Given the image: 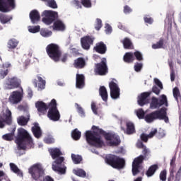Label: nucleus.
I'll return each instance as SVG.
<instances>
[{
  "instance_id": "nucleus-1",
  "label": "nucleus",
  "mask_w": 181,
  "mask_h": 181,
  "mask_svg": "<svg viewBox=\"0 0 181 181\" xmlns=\"http://www.w3.org/2000/svg\"><path fill=\"white\" fill-rule=\"evenodd\" d=\"M101 135H103L106 141H110L109 142L110 146H118L121 144L119 136L112 133H107L103 129L94 125L92 127V131L88 130L85 133L87 144L95 148H103L104 141L101 139Z\"/></svg>"
},
{
  "instance_id": "nucleus-2",
  "label": "nucleus",
  "mask_w": 181,
  "mask_h": 181,
  "mask_svg": "<svg viewBox=\"0 0 181 181\" xmlns=\"http://www.w3.org/2000/svg\"><path fill=\"white\" fill-rule=\"evenodd\" d=\"M136 114L139 119H145L146 122L151 124L156 119L164 121L166 124L169 123V117H168V108L161 107L160 110L153 111L145 116L144 109L139 108L136 110Z\"/></svg>"
},
{
  "instance_id": "nucleus-3",
  "label": "nucleus",
  "mask_w": 181,
  "mask_h": 181,
  "mask_svg": "<svg viewBox=\"0 0 181 181\" xmlns=\"http://www.w3.org/2000/svg\"><path fill=\"white\" fill-rule=\"evenodd\" d=\"M42 16H45L42 18V22L45 25H52L53 23V30H58L59 32H64L66 30V24L63 21L58 19L59 14L56 11L52 10H45L42 12Z\"/></svg>"
},
{
  "instance_id": "nucleus-4",
  "label": "nucleus",
  "mask_w": 181,
  "mask_h": 181,
  "mask_svg": "<svg viewBox=\"0 0 181 181\" xmlns=\"http://www.w3.org/2000/svg\"><path fill=\"white\" fill-rule=\"evenodd\" d=\"M16 144L18 151H26L30 149L33 146V139L32 136L23 128L18 129L17 137L16 138Z\"/></svg>"
},
{
  "instance_id": "nucleus-5",
  "label": "nucleus",
  "mask_w": 181,
  "mask_h": 181,
  "mask_svg": "<svg viewBox=\"0 0 181 181\" xmlns=\"http://www.w3.org/2000/svg\"><path fill=\"white\" fill-rule=\"evenodd\" d=\"M143 155H140L139 157L134 158L132 163V172L133 176H136L138 173H140L141 170H143L142 174H144V166H142V163H144V160L145 158H146V155H148V153L149 152L148 151V148H146V146H144V148H142Z\"/></svg>"
},
{
  "instance_id": "nucleus-6",
  "label": "nucleus",
  "mask_w": 181,
  "mask_h": 181,
  "mask_svg": "<svg viewBox=\"0 0 181 181\" xmlns=\"http://www.w3.org/2000/svg\"><path fill=\"white\" fill-rule=\"evenodd\" d=\"M105 162L114 169H124L125 168V160L115 155H107L105 158Z\"/></svg>"
},
{
  "instance_id": "nucleus-7",
  "label": "nucleus",
  "mask_w": 181,
  "mask_h": 181,
  "mask_svg": "<svg viewBox=\"0 0 181 181\" xmlns=\"http://www.w3.org/2000/svg\"><path fill=\"white\" fill-rule=\"evenodd\" d=\"M46 52L51 60L55 62H60L62 57V49L57 44L51 43L46 47Z\"/></svg>"
},
{
  "instance_id": "nucleus-8",
  "label": "nucleus",
  "mask_w": 181,
  "mask_h": 181,
  "mask_svg": "<svg viewBox=\"0 0 181 181\" xmlns=\"http://www.w3.org/2000/svg\"><path fill=\"white\" fill-rule=\"evenodd\" d=\"M169 107V103L168 102V97L166 95L163 94L159 98L153 96L150 103V110H158L162 106Z\"/></svg>"
},
{
  "instance_id": "nucleus-9",
  "label": "nucleus",
  "mask_w": 181,
  "mask_h": 181,
  "mask_svg": "<svg viewBox=\"0 0 181 181\" xmlns=\"http://www.w3.org/2000/svg\"><path fill=\"white\" fill-rule=\"evenodd\" d=\"M28 172L32 178L36 181L40 180L45 176V169L40 163L34 164L29 168Z\"/></svg>"
},
{
  "instance_id": "nucleus-10",
  "label": "nucleus",
  "mask_w": 181,
  "mask_h": 181,
  "mask_svg": "<svg viewBox=\"0 0 181 181\" xmlns=\"http://www.w3.org/2000/svg\"><path fill=\"white\" fill-rule=\"evenodd\" d=\"M49 110L47 112V117L51 121H59L60 119V112L57 110V102L55 99H52L49 103Z\"/></svg>"
},
{
  "instance_id": "nucleus-11",
  "label": "nucleus",
  "mask_w": 181,
  "mask_h": 181,
  "mask_svg": "<svg viewBox=\"0 0 181 181\" xmlns=\"http://www.w3.org/2000/svg\"><path fill=\"white\" fill-rule=\"evenodd\" d=\"M94 73L96 76H107L108 74L107 58H102L100 62L95 64Z\"/></svg>"
},
{
  "instance_id": "nucleus-12",
  "label": "nucleus",
  "mask_w": 181,
  "mask_h": 181,
  "mask_svg": "<svg viewBox=\"0 0 181 181\" xmlns=\"http://www.w3.org/2000/svg\"><path fill=\"white\" fill-rule=\"evenodd\" d=\"M16 8L15 0H0V12L5 13L13 11Z\"/></svg>"
},
{
  "instance_id": "nucleus-13",
  "label": "nucleus",
  "mask_w": 181,
  "mask_h": 181,
  "mask_svg": "<svg viewBox=\"0 0 181 181\" xmlns=\"http://www.w3.org/2000/svg\"><path fill=\"white\" fill-rule=\"evenodd\" d=\"M21 92L18 90L12 92L8 98V101L11 104H18L22 101V98H23V88L21 87Z\"/></svg>"
},
{
  "instance_id": "nucleus-14",
  "label": "nucleus",
  "mask_w": 181,
  "mask_h": 181,
  "mask_svg": "<svg viewBox=\"0 0 181 181\" xmlns=\"http://www.w3.org/2000/svg\"><path fill=\"white\" fill-rule=\"evenodd\" d=\"M4 117L2 116H0V128H4L5 124L7 125H11L12 124V112L11 110H7L6 111V115H4Z\"/></svg>"
},
{
  "instance_id": "nucleus-15",
  "label": "nucleus",
  "mask_w": 181,
  "mask_h": 181,
  "mask_svg": "<svg viewBox=\"0 0 181 181\" xmlns=\"http://www.w3.org/2000/svg\"><path fill=\"white\" fill-rule=\"evenodd\" d=\"M151 94H152V91L144 92L141 93L137 100V103L140 107H144V105L149 104V97H151Z\"/></svg>"
},
{
  "instance_id": "nucleus-16",
  "label": "nucleus",
  "mask_w": 181,
  "mask_h": 181,
  "mask_svg": "<svg viewBox=\"0 0 181 181\" xmlns=\"http://www.w3.org/2000/svg\"><path fill=\"white\" fill-rule=\"evenodd\" d=\"M81 45L84 50H90V47L94 45V37L90 35L84 36L81 38Z\"/></svg>"
},
{
  "instance_id": "nucleus-17",
  "label": "nucleus",
  "mask_w": 181,
  "mask_h": 181,
  "mask_svg": "<svg viewBox=\"0 0 181 181\" xmlns=\"http://www.w3.org/2000/svg\"><path fill=\"white\" fill-rule=\"evenodd\" d=\"M8 90H13V88H21V79L16 76H13L8 78L7 83Z\"/></svg>"
},
{
  "instance_id": "nucleus-18",
  "label": "nucleus",
  "mask_w": 181,
  "mask_h": 181,
  "mask_svg": "<svg viewBox=\"0 0 181 181\" xmlns=\"http://www.w3.org/2000/svg\"><path fill=\"white\" fill-rule=\"evenodd\" d=\"M35 108H37L38 112L45 115L49 110V104H46L43 101H37L35 103Z\"/></svg>"
},
{
  "instance_id": "nucleus-19",
  "label": "nucleus",
  "mask_w": 181,
  "mask_h": 181,
  "mask_svg": "<svg viewBox=\"0 0 181 181\" xmlns=\"http://www.w3.org/2000/svg\"><path fill=\"white\" fill-rule=\"evenodd\" d=\"M93 50L96 52V53H99V54H105V53H107V45L104 42L101 41L95 44Z\"/></svg>"
},
{
  "instance_id": "nucleus-20",
  "label": "nucleus",
  "mask_w": 181,
  "mask_h": 181,
  "mask_svg": "<svg viewBox=\"0 0 181 181\" xmlns=\"http://www.w3.org/2000/svg\"><path fill=\"white\" fill-rule=\"evenodd\" d=\"M86 86V77L83 74H76V88H83Z\"/></svg>"
},
{
  "instance_id": "nucleus-21",
  "label": "nucleus",
  "mask_w": 181,
  "mask_h": 181,
  "mask_svg": "<svg viewBox=\"0 0 181 181\" xmlns=\"http://www.w3.org/2000/svg\"><path fill=\"white\" fill-rule=\"evenodd\" d=\"M122 129L124 131V134L127 135H132V134H135V124L132 122H127L126 123V129L122 127Z\"/></svg>"
},
{
  "instance_id": "nucleus-22",
  "label": "nucleus",
  "mask_w": 181,
  "mask_h": 181,
  "mask_svg": "<svg viewBox=\"0 0 181 181\" xmlns=\"http://www.w3.org/2000/svg\"><path fill=\"white\" fill-rule=\"evenodd\" d=\"M73 66L75 69H84L86 67V59L83 57L77 58L74 61Z\"/></svg>"
},
{
  "instance_id": "nucleus-23",
  "label": "nucleus",
  "mask_w": 181,
  "mask_h": 181,
  "mask_svg": "<svg viewBox=\"0 0 181 181\" xmlns=\"http://www.w3.org/2000/svg\"><path fill=\"white\" fill-rule=\"evenodd\" d=\"M30 19L32 23H37V22L40 21V14L39 13V11H37V10H33L30 13Z\"/></svg>"
},
{
  "instance_id": "nucleus-24",
  "label": "nucleus",
  "mask_w": 181,
  "mask_h": 181,
  "mask_svg": "<svg viewBox=\"0 0 181 181\" xmlns=\"http://www.w3.org/2000/svg\"><path fill=\"white\" fill-rule=\"evenodd\" d=\"M31 130L34 136H35L37 139L42 136V129L39 126V123H35L34 127H32Z\"/></svg>"
},
{
  "instance_id": "nucleus-25",
  "label": "nucleus",
  "mask_w": 181,
  "mask_h": 181,
  "mask_svg": "<svg viewBox=\"0 0 181 181\" xmlns=\"http://www.w3.org/2000/svg\"><path fill=\"white\" fill-rule=\"evenodd\" d=\"M19 45V41L15 38H11L7 42V47L9 50H15Z\"/></svg>"
},
{
  "instance_id": "nucleus-26",
  "label": "nucleus",
  "mask_w": 181,
  "mask_h": 181,
  "mask_svg": "<svg viewBox=\"0 0 181 181\" xmlns=\"http://www.w3.org/2000/svg\"><path fill=\"white\" fill-rule=\"evenodd\" d=\"M123 60L124 63H127V64L134 63V61L135 60L134 52H126L123 57Z\"/></svg>"
},
{
  "instance_id": "nucleus-27",
  "label": "nucleus",
  "mask_w": 181,
  "mask_h": 181,
  "mask_svg": "<svg viewBox=\"0 0 181 181\" xmlns=\"http://www.w3.org/2000/svg\"><path fill=\"white\" fill-rule=\"evenodd\" d=\"M158 169H159V166H158V164L151 165L146 173L147 177H151L154 175L155 173L158 170Z\"/></svg>"
},
{
  "instance_id": "nucleus-28",
  "label": "nucleus",
  "mask_w": 181,
  "mask_h": 181,
  "mask_svg": "<svg viewBox=\"0 0 181 181\" xmlns=\"http://www.w3.org/2000/svg\"><path fill=\"white\" fill-rule=\"evenodd\" d=\"M99 95L104 101L107 102L108 100V92L107 91L105 86L100 87Z\"/></svg>"
},
{
  "instance_id": "nucleus-29",
  "label": "nucleus",
  "mask_w": 181,
  "mask_h": 181,
  "mask_svg": "<svg viewBox=\"0 0 181 181\" xmlns=\"http://www.w3.org/2000/svg\"><path fill=\"white\" fill-rule=\"evenodd\" d=\"M52 170L54 172H57L59 175H65L66 174V166L63 165V167H61L60 165L52 164Z\"/></svg>"
},
{
  "instance_id": "nucleus-30",
  "label": "nucleus",
  "mask_w": 181,
  "mask_h": 181,
  "mask_svg": "<svg viewBox=\"0 0 181 181\" xmlns=\"http://www.w3.org/2000/svg\"><path fill=\"white\" fill-rule=\"evenodd\" d=\"M12 16L0 13V22L2 25H6V23H11V21H12Z\"/></svg>"
},
{
  "instance_id": "nucleus-31",
  "label": "nucleus",
  "mask_w": 181,
  "mask_h": 181,
  "mask_svg": "<svg viewBox=\"0 0 181 181\" xmlns=\"http://www.w3.org/2000/svg\"><path fill=\"white\" fill-rule=\"evenodd\" d=\"M10 168L13 173H16L20 177H23V173L18 168V165H16L15 163H10Z\"/></svg>"
},
{
  "instance_id": "nucleus-32",
  "label": "nucleus",
  "mask_w": 181,
  "mask_h": 181,
  "mask_svg": "<svg viewBox=\"0 0 181 181\" xmlns=\"http://www.w3.org/2000/svg\"><path fill=\"white\" fill-rule=\"evenodd\" d=\"M49 153L52 158V159H57V158H59V156H62L63 153L59 148H51L49 149Z\"/></svg>"
},
{
  "instance_id": "nucleus-33",
  "label": "nucleus",
  "mask_w": 181,
  "mask_h": 181,
  "mask_svg": "<svg viewBox=\"0 0 181 181\" xmlns=\"http://www.w3.org/2000/svg\"><path fill=\"white\" fill-rule=\"evenodd\" d=\"M152 49H165V38L161 37L156 44H153Z\"/></svg>"
},
{
  "instance_id": "nucleus-34",
  "label": "nucleus",
  "mask_w": 181,
  "mask_h": 181,
  "mask_svg": "<svg viewBox=\"0 0 181 181\" xmlns=\"http://www.w3.org/2000/svg\"><path fill=\"white\" fill-rule=\"evenodd\" d=\"M122 43L124 49H134V44H132V41H131V39L128 37L124 38V40L122 41Z\"/></svg>"
},
{
  "instance_id": "nucleus-35",
  "label": "nucleus",
  "mask_w": 181,
  "mask_h": 181,
  "mask_svg": "<svg viewBox=\"0 0 181 181\" xmlns=\"http://www.w3.org/2000/svg\"><path fill=\"white\" fill-rule=\"evenodd\" d=\"M29 119V117H25L24 116H21L17 119V122L18 125H21V127H25V125H28Z\"/></svg>"
},
{
  "instance_id": "nucleus-36",
  "label": "nucleus",
  "mask_w": 181,
  "mask_h": 181,
  "mask_svg": "<svg viewBox=\"0 0 181 181\" xmlns=\"http://www.w3.org/2000/svg\"><path fill=\"white\" fill-rule=\"evenodd\" d=\"M173 94L177 103H179V100L181 101V95H180V90H179V88L175 87L173 89Z\"/></svg>"
},
{
  "instance_id": "nucleus-37",
  "label": "nucleus",
  "mask_w": 181,
  "mask_h": 181,
  "mask_svg": "<svg viewBox=\"0 0 181 181\" xmlns=\"http://www.w3.org/2000/svg\"><path fill=\"white\" fill-rule=\"evenodd\" d=\"M37 87L40 90H45V87L46 86V81L43 80V78L37 76Z\"/></svg>"
},
{
  "instance_id": "nucleus-38",
  "label": "nucleus",
  "mask_w": 181,
  "mask_h": 181,
  "mask_svg": "<svg viewBox=\"0 0 181 181\" xmlns=\"http://www.w3.org/2000/svg\"><path fill=\"white\" fill-rule=\"evenodd\" d=\"M40 33L41 36H42L43 37H50V36H52V35H53V33L51 30H49L45 28H42L40 30Z\"/></svg>"
},
{
  "instance_id": "nucleus-39",
  "label": "nucleus",
  "mask_w": 181,
  "mask_h": 181,
  "mask_svg": "<svg viewBox=\"0 0 181 181\" xmlns=\"http://www.w3.org/2000/svg\"><path fill=\"white\" fill-rule=\"evenodd\" d=\"M71 136L74 141H78L81 138V132L78 131V129H75L71 133Z\"/></svg>"
},
{
  "instance_id": "nucleus-40",
  "label": "nucleus",
  "mask_w": 181,
  "mask_h": 181,
  "mask_svg": "<svg viewBox=\"0 0 181 181\" xmlns=\"http://www.w3.org/2000/svg\"><path fill=\"white\" fill-rule=\"evenodd\" d=\"M121 89H115L110 90V97L113 100H117V98H119V93Z\"/></svg>"
},
{
  "instance_id": "nucleus-41",
  "label": "nucleus",
  "mask_w": 181,
  "mask_h": 181,
  "mask_svg": "<svg viewBox=\"0 0 181 181\" xmlns=\"http://www.w3.org/2000/svg\"><path fill=\"white\" fill-rule=\"evenodd\" d=\"M71 159H72L74 163H75V165H78V163H81V160H83V157H81V156L72 153Z\"/></svg>"
},
{
  "instance_id": "nucleus-42",
  "label": "nucleus",
  "mask_w": 181,
  "mask_h": 181,
  "mask_svg": "<svg viewBox=\"0 0 181 181\" xmlns=\"http://www.w3.org/2000/svg\"><path fill=\"white\" fill-rule=\"evenodd\" d=\"M74 173L76 176H79V177H86L87 176V173L83 169L74 170Z\"/></svg>"
},
{
  "instance_id": "nucleus-43",
  "label": "nucleus",
  "mask_w": 181,
  "mask_h": 181,
  "mask_svg": "<svg viewBox=\"0 0 181 181\" xmlns=\"http://www.w3.org/2000/svg\"><path fill=\"white\" fill-rule=\"evenodd\" d=\"M28 31L30 33H37V32H40V25L30 26L28 27Z\"/></svg>"
},
{
  "instance_id": "nucleus-44",
  "label": "nucleus",
  "mask_w": 181,
  "mask_h": 181,
  "mask_svg": "<svg viewBox=\"0 0 181 181\" xmlns=\"http://www.w3.org/2000/svg\"><path fill=\"white\" fill-rule=\"evenodd\" d=\"M47 6L52 8V9H57V4L54 0H48L47 1Z\"/></svg>"
},
{
  "instance_id": "nucleus-45",
  "label": "nucleus",
  "mask_w": 181,
  "mask_h": 181,
  "mask_svg": "<svg viewBox=\"0 0 181 181\" xmlns=\"http://www.w3.org/2000/svg\"><path fill=\"white\" fill-rule=\"evenodd\" d=\"M170 172H175V169L176 168V157H173L170 163Z\"/></svg>"
},
{
  "instance_id": "nucleus-46",
  "label": "nucleus",
  "mask_w": 181,
  "mask_h": 181,
  "mask_svg": "<svg viewBox=\"0 0 181 181\" xmlns=\"http://www.w3.org/2000/svg\"><path fill=\"white\" fill-rule=\"evenodd\" d=\"M14 135L15 134L13 133H8L3 135L2 138L4 141H13Z\"/></svg>"
},
{
  "instance_id": "nucleus-47",
  "label": "nucleus",
  "mask_w": 181,
  "mask_h": 181,
  "mask_svg": "<svg viewBox=\"0 0 181 181\" xmlns=\"http://www.w3.org/2000/svg\"><path fill=\"white\" fill-rule=\"evenodd\" d=\"M133 56L138 60V62H142L144 60V57L142 56V53L139 51H136L133 53Z\"/></svg>"
},
{
  "instance_id": "nucleus-48",
  "label": "nucleus",
  "mask_w": 181,
  "mask_h": 181,
  "mask_svg": "<svg viewBox=\"0 0 181 181\" xmlns=\"http://www.w3.org/2000/svg\"><path fill=\"white\" fill-rule=\"evenodd\" d=\"M109 88L110 90H119V87L118 86V84L115 83L114 81H112L109 83Z\"/></svg>"
},
{
  "instance_id": "nucleus-49",
  "label": "nucleus",
  "mask_w": 181,
  "mask_h": 181,
  "mask_svg": "<svg viewBox=\"0 0 181 181\" xmlns=\"http://www.w3.org/2000/svg\"><path fill=\"white\" fill-rule=\"evenodd\" d=\"M168 175V171L165 169L160 173V180L166 181V176Z\"/></svg>"
},
{
  "instance_id": "nucleus-50",
  "label": "nucleus",
  "mask_w": 181,
  "mask_h": 181,
  "mask_svg": "<svg viewBox=\"0 0 181 181\" xmlns=\"http://www.w3.org/2000/svg\"><path fill=\"white\" fill-rule=\"evenodd\" d=\"M9 73V70L8 69H4V68L0 69V78H5L8 74Z\"/></svg>"
},
{
  "instance_id": "nucleus-51",
  "label": "nucleus",
  "mask_w": 181,
  "mask_h": 181,
  "mask_svg": "<svg viewBox=\"0 0 181 181\" xmlns=\"http://www.w3.org/2000/svg\"><path fill=\"white\" fill-rule=\"evenodd\" d=\"M81 4L84 8H91L92 6L91 0H81Z\"/></svg>"
},
{
  "instance_id": "nucleus-52",
  "label": "nucleus",
  "mask_w": 181,
  "mask_h": 181,
  "mask_svg": "<svg viewBox=\"0 0 181 181\" xmlns=\"http://www.w3.org/2000/svg\"><path fill=\"white\" fill-rule=\"evenodd\" d=\"M101 28H103V21H101V19L97 18L95 24V29L96 30H100Z\"/></svg>"
},
{
  "instance_id": "nucleus-53",
  "label": "nucleus",
  "mask_w": 181,
  "mask_h": 181,
  "mask_svg": "<svg viewBox=\"0 0 181 181\" xmlns=\"http://www.w3.org/2000/svg\"><path fill=\"white\" fill-rule=\"evenodd\" d=\"M75 107H76L78 114L81 115V117H84L85 113H84V110L83 109V107H81V106H80V105H78V103H75Z\"/></svg>"
},
{
  "instance_id": "nucleus-54",
  "label": "nucleus",
  "mask_w": 181,
  "mask_h": 181,
  "mask_svg": "<svg viewBox=\"0 0 181 181\" xmlns=\"http://www.w3.org/2000/svg\"><path fill=\"white\" fill-rule=\"evenodd\" d=\"M142 67H144V64L142 63L137 62L134 64V71L136 73H139L142 70Z\"/></svg>"
},
{
  "instance_id": "nucleus-55",
  "label": "nucleus",
  "mask_w": 181,
  "mask_h": 181,
  "mask_svg": "<svg viewBox=\"0 0 181 181\" xmlns=\"http://www.w3.org/2000/svg\"><path fill=\"white\" fill-rule=\"evenodd\" d=\"M144 21L145 23H148V25H152V23H153V18L149 16H145L144 17Z\"/></svg>"
},
{
  "instance_id": "nucleus-56",
  "label": "nucleus",
  "mask_w": 181,
  "mask_h": 181,
  "mask_svg": "<svg viewBox=\"0 0 181 181\" xmlns=\"http://www.w3.org/2000/svg\"><path fill=\"white\" fill-rule=\"evenodd\" d=\"M55 159L56 160L54 161V163L55 165H57V166H60V165H62V163L64 162V157L59 156Z\"/></svg>"
},
{
  "instance_id": "nucleus-57",
  "label": "nucleus",
  "mask_w": 181,
  "mask_h": 181,
  "mask_svg": "<svg viewBox=\"0 0 181 181\" xmlns=\"http://www.w3.org/2000/svg\"><path fill=\"white\" fill-rule=\"evenodd\" d=\"M160 88H158L156 85L153 86L152 87V93H154L156 95H159L160 94Z\"/></svg>"
},
{
  "instance_id": "nucleus-58",
  "label": "nucleus",
  "mask_w": 181,
  "mask_h": 181,
  "mask_svg": "<svg viewBox=\"0 0 181 181\" xmlns=\"http://www.w3.org/2000/svg\"><path fill=\"white\" fill-rule=\"evenodd\" d=\"M154 83H155L156 86H157V87H158V88H160V90H163V84H162V82L159 79L155 78Z\"/></svg>"
},
{
  "instance_id": "nucleus-59",
  "label": "nucleus",
  "mask_w": 181,
  "mask_h": 181,
  "mask_svg": "<svg viewBox=\"0 0 181 181\" xmlns=\"http://www.w3.org/2000/svg\"><path fill=\"white\" fill-rule=\"evenodd\" d=\"M67 57H69V54H61L60 59L62 63H66L67 62Z\"/></svg>"
},
{
  "instance_id": "nucleus-60",
  "label": "nucleus",
  "mask_w": 181,
  "mask_h": 181,
  "mask_svg": "<svg viewBox=\"0 0 181 181\" xmlns=\"http://www.w3.org/2000/svg\"><path fill=\"white\" fill-rule=\"evenodd\" d=\"M124 13H131V12H132V8H131V7H129V6L126 5L124 6Z\"/></svg>"
},
{
  "instance_id": "nucleus-61",
  "label": "nucleus",
  "mask_w": 181,
  "mask_h": 181,
  "mask_svg": "<svg viewBox=\"0 0 181 181\" xmlns=\"http://www.w3.org/2000/svg\"><path fill=\"white\" fill-rule=\"evenodd\" d=\"M165 135L163 130H159V132H157V138H158V139H162V138H164Z\"/></svg>"
},
{
  "instance_id": "nucleus-62",
  "label": "nucleus",
  "mask_w": 181,
  "mask_h": 181,
  "mask_svg": "<svg viewBox=\"0 0 181 181\" xmlns=\"http://www.w3.org/2000/svg\"><path fill=\"white\" fill-rule=\"evenodd\" d=\"M111 32H112V28L110 24H107L105 26V33H107V35H110Z\"/></svg>"
},
{
  "instance_id": "nucleus-63",
  "label": "nucleus",
  "mask_w": 181,
  "mask_h": 181,
  "mask_svg": "<svg viewBox=\"0 0 181 181\" xmlns=\"http://www.w3.org/2000/svg\"><path fill=\"white\" fill-rule=\"evenodd\" d=\"M175 179V171H170V176L168 177V181H173Z\"/></svg>"
},
{
  "instance_id": "nucleus-64",
  "label": "nucleus",
  "mask_w": 181,
  "mask_h": 181,
  "mask_svg": "<svg viewBox=\"0 0 181 181\" xmlns=\"http://www.w3.org/2000/svg\"><path fill=\"white\" fill-rule=\"evenodd\" d=\"M149 138V136H148V135L145 134H141V141H143V142H148V139Z\"/></svg>"
}]
</instances>
